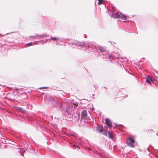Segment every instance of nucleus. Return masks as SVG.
<instances>
[{
    "label": "nucleus",
    "instance_id": "obj_1",
    "mask_svg": "<svg viewBox=\"0 0 158 158\" xmlns=\"http://www.w3.org/2000/svg\"><path fill=\"white\" fill-rule=\"evenodd\" d=\"M128 146L130 147L133 148L134 146V140L131 137H128L126 140Z\"/></svg>",
    "mask_w": 158,
    "mask_h": 158
},
{
    "label": "nucleus",
    "instance_id": "obj_2",
    "mask_svg": "<svg viewBox=\"0 0 158 158\" xmlns=\"http://www.w3.org/2000/svg\"><path fill=\"white\" fill-rule=\"evenodd\" d=\"M87 116V111L85 110H83L81 112V119H85Z\"/></svg>",
    "mask_w": 158,
    "mask_h": 158
},
{
    "label": "nucleus",
    "instance_id": "obj_3",
    "mask_svg": "<svg viewBox=\"0 0 158 158\" xmlns=\"http://www.w3.org/2000/svg\"><path fill=\"white\" fill-rule=\"evenodd\" d=\"M105 122L106 125L109 127H112V124L111 121L108 118H106L105 120Z\"/></svg>",
    "mask_w": 158,
    "mask_h": 158
},
{
    "label": "nucleus",
    "instance_id": "obj_4",
    "mask_svg": "<svg viewBox=\"0 0 158 158\" xmlns=\"http://www.w3.org/2000/svg\"><path fill=\"white\" fill-rule=\"evenodd\" d=\"M146 81L149 84H150L151 82H153L152 78L149 76H148L146 77Z\"/></svg>",
    "mask_w": 158,
    "mask_h": 158
},
{
    "label": "nucleus",
    "instance_id": "obj_5",
    "mask_svg": "<svg viewBox=\"0 0 158 158\" xmlns=\"http://www.w3.org/2000/svg\"><path fill=\"white\" fill-rule=\"evenodd\" d=\"M145 131L147 133V134L149 135H151V134L153 133V131L152 129H149V130H146Z\"/></svg>",
    "mask_w": 158,
    "mask_h": 158
},
{
    "label": "nucleus",
    "instance_id": "obj_6",
    "mask_svg": "<svg viewBox=\"0 0 158 158\" xmlns=\"http://www.w3.org/2000/svg\"><path fill=\"white\" fill-rule=\"evenodd\" d=\"M98 48L99 51L102 52H106V49L103 47L100 46L98 47Z\"/></svg>",
    "mask_w": 158,
    "mask_h": 158
},
{
    "label": "nucleus",
    "instance_id": "obj_7",
    "mask_svg": "<svg viewBox=\"0 0 158 158\" xmlns=\"http://www.w3.org/2000/svg\"><path fill=\"white\" fill-rule=\"evenodd\" d=\"M120 19L123 20V22H125L127 20L126 16L123 15H121V17L120 18Z\"/></svg>",
    "mask_w": 158,
    "mask_h": 158
},
{
    "label": "nucleus",
    "instance_id": "obj_8",
    "mask_svg": "<svg viewBox=\"0 0 158 158\" xmlns=\"http://www.w3.org/2000/svg\"><path fill=\"white\" fill-rule=\"evenodd\" d=\"M115 17L116 18L120 19L121 17V15H119L118 13H116L115 14Z\"/></svg>",
    "mask_w": 158,
    "mask_h": 158
},
{
    "label": "nucleus",
    "instance_id": "obj_9",
    "mask_svg": "<svg viewBox=\"0 0 158 158\" xmlns=\"http://www.w3.org/2000/svg\"><path fill=\"white\" fill-rule=\"evenodd\" d=\"M109 135L110 138L112 139L113 138V136L112 134L110 132L108 131Z\"/></svg>",
    "mask_w": 158,
    "mask_h": 158
},
{
    "label": "nucleus",
    "instance_id": "obj_10",
    "mask_svg": "<svg viewBox=\"0 0 158 158\" xmlns=\"http://www.w3.org/2000/svg\"><path fill=\"white\" fill-rule=\"evenodd\" d=\"M98 4L99 5H100L102 2H104V1L103 0H98Z\"/></svg>",
    "mask_w": 158,
    "mask_h": 158
},
{
    "label": "nucleus",
    "instance_id": "obj_11",
    "mask_svg": "<svg viewBox=\"0 0 158 158\" xmlns=\"http://www.w3.org/2000/svg\"><path fill=\"white\" fill-rule=\"evenodd\" d=\"M51 40L54 41L56 40H57V38L56 37L51 38Z\"/></svg>",
    "mask_w": 158,
    "mask_h": 158
},
{
    "label": "nucleus",
    "instance_id": "obj_12",
    "mask_svg": "<svg viewBox=\"0 0 158 158\" xmlns=\"http://www.w3.org/2000/svg\"><path fill=\"white\" fill-rule=\"evenodd\" d=\"M73 104L76 107H77L78 106V104L77 103H73Z\"/></svg>",
    "mask_w": 158,
    "mask_h": 158
},
{
    "label": "nucleus",
    "instance_id": "obj_13",
    "mask_svg": "<svg viewBox=\"0 0 158 158\" xmlns=\"http://www.w3.org/2000/svg\"><path fill=\"white\" fill-rule=\"evenodd\" d=\"M103 127L102 126H101V129L100 130V131L101 132H103Z\"/></svg>",
    "mask_w": 158,
    "mask_h": 158
},
{
    "label": "nucleus",
    "instance_id": "obj_14",
    "mask_svg": "<svg viewBox=\"0 0 158 158\" xmlns=\"http://www.w3.org/2000/svg\"><path fill=\"white\" fill-rule=\"evenodd\" d=\"M73 146L76 147V148H80V147L78 145H73Z\"/></svg>",
    "mask_w": 158,
    "mask_h": 158
},
{
    "label": "nucleus",
    "instance_id": "obj_15",
    "mask_svg": "<svg viewBox=\"0 0 158 158\" xmlns=\"http://www.w3.org/2000/svg\"><path fill=\"white\" fill-rule=\"evenodd\" d=\"M32 44V43H28V44H27V45H28V46H31V45Z\"/></svg>",
    "mask_w": 158,
    "mask_h": 158
},
{
    "label": "nucleus",
    "instance_id": "obj_16",
    "mask_svg": "<svg viewBox=\"0 0 158 158\" xmlns=\"http://www.w3.org/2000/svg\"><path fill=\"white\" fill-rule=\"evenodd\" d=\"M48 88L47 87H42L40 88V89H47Z\"/></svg>",
    "mask_w": 158,
    "mask_h": 158
},
{
    "label": "nucleus",
    "instance_id": "obj_17",
    "mask_svg": "<svg viewBox=\"0 0 158 158\" xmlns=\"http://www.w3.org/2000/svg\"><path fill=\"white\" fill-rule=\"evenodd\" d=\"M37 36H31V37H32L33 39H36V38Z\"/></svg>",
    "mask_w": 158,
    "mask_h": 158
},
{
    "label": "nucleus",
    "instance_id": "obj_18",
    "mask_svg": "<svg viewBox=\"0 0 158 158\" xmlns=\"http://www.w3.org/2000/svg\"><path fill=\"white\" fill-rule=\"evenodd\" d=\"M19 110L20 111H23V110L22 108H20L19 109Z\"/></svg>",
    "mask_w": 158,
    "mask_h": 158
}]
</instances>
